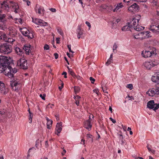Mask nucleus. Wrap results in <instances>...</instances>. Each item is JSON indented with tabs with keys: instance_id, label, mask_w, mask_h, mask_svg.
<instances>
[{
	"instance_id": "obj_64",
	"label": "nucleus",
	"mask_w": 159,
	"mask_h": 159,
	"mask_svg": "<svg viewBox=\"0 0 159 159\" xmlns=\"http://www.w3.org/2000/svg\"><path fill=\"white\" fill-rule=\"evenodd\" d=\"M135 159H143V158L142 157H135Z\"/></svg>"
},
{
	"instance_id": "obj_51",
	"label": "nucleus",
	"mask_w": 159,
	"mask_h": 159,
	"mask_svg": "<svg viewBox=\"0 0 159 159\" xmlns=\"http://www.w3.org/2000/svg\"><path fill=\"white\" fill-rule=\"evenodd\" d=\"M62 75H64V77L65 78H67V76H66L67 73L66 72L64 71L62 74Z\"/></svg>"
},
{
	"instance_id": "obj_62",
	"label": "nucleus",
	"mask_w": 159,
	"mask_h": 159,
	"mask_svg": "<svg viewBox=\"0 0 159 159\" xmlns=\"http://www.w3.org/2000/svg\"><path fill=\"white\" fill-rule=\"evenodd\" d=\"M122 127L124 130L125 131L127 129L126 127V126H123V125H122Z\"/></svg>"
},
{
	"instance_id": "obj_10",
	"label": "nucleus",
	"mask_w": 159,
	"mask_h": 159,
	"mask_svg": "<svg viewBox=\"0 0 159 159\" xmlns=\"http://www.w3.org/2000/svg\"><path fill=\"white\" fill-rule=\"evenodd\" d=\"M157 64L156 62L152 60H150L149 61H146L143 63V65L147 69L151 70L152 68Z\"/></svg>"
},
{
	"instance_id": "obj_5",
	"label": "nucleus",
	"mask_w": 159,
	"mask_h": 159,
	"mask_svg": "<svg viewBox=\"0 0 159 159\" xmlns=\"http://www.w3.org/2000/svg\"><path fill=\"white\" fill-rule=\"evenodd\" d=\"M11 46L7 43H4L0 46V52L5 54H8L11 52Z\"/></svg>"
},
{
	"instance_id": "obj_18",
	"label": "nucleus",
	"mask_w": 159,
	"mask_h": 159,
	"mask_svg": "<svg viewBox=\"0 0 159 159\" xmlns=\"http://www.w3.org/2000/svg\"><path fill=\"white\" fill-rule=\"evenodd\" d=\"M91 120L92 119L90 117H89V119L85 121L84 123V127L88 129L89 130H90L91 129L92 126V125L91 124Z\"/></svg>"
},
{
	"instance_id": "obj_9",
	"label": "nucleus",
	"mask_w": 159,
	"mask_h": 159,
	"mask_svg": "<svg viewBox=\"0 0 159 159\" xmlns=\"http://www.w3.org/2000/svg\"><path fill=\"white\" fill-rule=\"evenodd\" d=\"M7 16L6 14H3L0 15V21L3 23V24H0V30H4L6 28L5 23L7 20V19L6 18Z\"/></svg>"
},
{
	"instance_id": "obj_8",
	"label": "nucleus",
	"mask_w": 159,
	"mask_h": 159,
	"mask_svg": "<svg viewBox=\"0 0 159 159\" xmlns=\"http://www.w3.org/2000/svg\"><path fill=\"white\" fill-rule=\"evenodd\" d=\"M17 66L20 69H27L28 67L27 60L22 58L20 59L17 61Z\"/></svg>"
},
{
	"instance_id": "obj_23",
	"label": "nucleus",
	"mask_w": 159,
	"mask_h": 159,
	"mask_svg": "<svg viewBox=\"0 0 159 159\" xmlns=\"http://www.w3.org/2000/svg\"><path fill=\"white\" fill-rule=\"evenodd\" d=\"M152 5L156 9H157L159 7V5L158 3V0H150Z\"/></svg>"
},
{
	"instance_id": "obj_32",
	"label": "nucleus",
	"mask_w": 159,
	"mask_h": 159,
	"mask_svg": "<svg viewBox=\"0 0 159 159\" xmlns=\"http://www.w3.org/2000/svg\"><path fill=\"white\" fill-rule=\"evenodd\" d=\"M74 90L75 93L77 94L80 92V87L78 86H75Z\"/></svg>"
},
{
	"instance_id": "obj_25",
	"label": "nucleus",
	"mask_w": 159,
	"mask_h": 159,
	"mask_svg": "<svg viewBox=\"0 0 159 159\" xmlns=\"http://www.w3.org/2000/svg\"><path fill=\"white\" fill-rule=\"evenodd\" d=\"M131 27V26H130V23H128L126 25L123 26L122 27V30L124 31L129 30H130Z\"/></svg>"
},
{
	"instance_id": "obj_1",
	"label": "nucleus",
	"mask_w": 159,
	"mask_h": 159,
	"mask_svg": "<svg viewBox=\"0 0 159 159\" xmlns=\"http://www.w3.org/2000/svg\"><path fill=\"white\" fill-rule=\"evenodd\" d=\"M0 60V73L3 72L5 75L9 78L14 77V74L16 73L17 70L15 68H12L8 66L9 61L7 57L1 56Z\"/></svg>"
},
{
	"instance_id": "obj_52",
	"label": "nucleus",
	"mask_w": 159,
	"mask_h": 159,
	"mask_svg": "<svg viewBox=\"0 0 159 159\" xmlns=\"http://www.w3.org/2000/svg\"><path fill=\"white\" fill-rule=\"evenodd\" d=\"M93 91L94 93H96L97 94H98L99 93V90L98 89H95L93 90Z\"/></svg>"
},
{
	"instance_id": "obj_15",
	"label": "nucleus",
	"mask_w": 159,
	"mask_h": 159,
	"mask_svg": "<svg viewBox=\"0 0 159 159\" xmlns=\"http://www.w3.org/2000/svg\"><path fill=\"white\" fill-rule=\"evenodd\" d=\"M0 9H2V12L3 10L5 12L9 11V7L8 3L7 2L4 1L1 3Z\"/></svg>"
},
{
	"instance_id": "obj_22",
	"label": "nucleus",
	"mask_w": 159,
	"mask_h": 159,
	"mask_svg": "<svg viewBox=\"0 0 159 159\" xmlns=\"http://www.w3.org/2000/svg\"><path fill=\"white\" fill-rule=\"evenodd\" d=\"M21 32L23 35L28 37V38H32V37H31L29 35L30 34L29 31L26 28L22 29Z\"/></svg>"
},
{
	"instance_id": "obj_29",
	"label": "nucleus",
	"mask_w": 159,
	"mask_h": 159,
	"mask_svg": "<svg viewBox=\"0 0 159 159\" xmlns=\"http://www.w3.org/2000/svg\"><path fill=\"white\" fill-rule=\"evenodd\" d=\"M120 21V20L115 18L111 21V23L112 25H114V24H116V23H117Z\"/></svg>"
},
{
	"instance_id": "obj_36",
	"label": "nucleus",
	"mask_w": 159,
	"mask_h": 159,
	"mask_svg": "<svg viewBox=\"0 0 159 159\" xmlns=\"http://www.w3.org/2000/svg\"><path fill=\"white\" fill-rule=\"evenodd\" d=\"M131 6L133 7V8L134 9V10H135V11L138 10L139 7L138 6L136 3H134Z\"/></svg>"
},
{
	"instance_id": "obj_14",
	"label": "nucleus",
	"mask_w": 159,
	"mask_h": 159,
	"mask_svg": "<svg viewBox=\"0 0 159 159\" xmlns=\"http://www.w3.org/2000/svg\"><path fill=\"white\" fill-rule=\"evenodd\" d=\"M19 80L17 79L16 80L14 78L12 80V82L11 84V87L13 90L15 91L17 89H18V85L20 84Z\"/></svg>"
},
{
	"instance_id": "obj_28",
	"label": "nucleus",
	"mask_w": 159,
	"mask_h": 159,
	"mask_svg": "<svg viewBox=\"0 0 159 159\" xmlns=\"http://www.w3.org/2000/svg\"><path fill=\"white\" fill-rule=\"evenodd\" d=\"M7 37L6 34L2 33V35H1V37L0 38V39L2 40L5 41L7 39Z\"/></svg>"
},
{
	"instance_id": "obj_48",
	"label": "nucleus",
	"mask_w": 159,
	"mask_h": 159,
	"mask_svg": "<svg viewBox=\"0 0 159 159\" xmlns=\"http://www.w3.org/2000/svg\"><path fill=\"white\" fill-rule=\"evenodd\" d=\"M67 47L69 49V51L70 52H71L72 53H74V52H73L71 50V45H67Z\"/></svg>"
},
{
	"instance_id": "obj_34",
	"label": "nucleus",
	"mask_w": 159,
	"mask_h": 159,
	"mask_svg": "<svg viewBox=\"0 0 159 159\" xmlns=\"http://www.w3.org/2000/svg\"><path fill=\"white\" fill-rule=\"evenodd\" d=\"M34 148H30L28 150L29 154H28L27 156V159H29V157L32 155V153L31 154H30V153L31 152L32 150H34Z\"/></svg>"
},
{
	"instance_id": "obj_31",
	"label": "nucleus",
	"mask_w": 159,
	"mask_h": 159,
	"mask_svg": "<svg viewBox=\"0 0 159 159\" xmlns=\"http://www.w3.org/2000/svg\"><path fill=\"white\" fill-rule=\"evenodd\" d=\"M30 115L29 116V122L31 123L32 122V119L33 116V114L32 112H30L29 113Z\"/></svg>"
},
{
	"instance_id": "obj_46",
	"label": "nucleus",
	"mask_w": 159,
	"mask_h": 159,
	"mask_svg": "<svg viewBox=\"0 0 159 159\" xmlns=\"http://www.w3.org/2000/svg\"><path fill=\"white\" fill-rule=\"evenodd\" d=\"M44 50H47L49 49V46L48 45L46 44L44 47Z\"/></svg>"
},
{
	"instance_id": "obj_4",
	"label": "nucleus",
	"mask_w": 159,
	"mask_h": 159,
	"mask_svg": "<svg viewBox=\"0 0 159 159\" xmlns=\"http://www.w3.org/2000/svg\"><path fill=\"white\" fill-rule=\"evenodd\" d=\"M146 93L150 96L158 97L159 95V85H156L152 88L149 89Z\"/></svg>"
},
{
	"instance_id": "obj_2",
	"label": "nucleus",
	"mask_w": 159,
	"mask_h": 159,
	"mask_svg": "<svg viewBox=\"0 0 159 159\" xmlns=\"http://www.w3.org/2000/svg\"><path fill=\"white\" fill-rule=\"evenodd\" d=\"M30 45L29 44H25L23 47L20 48V47H16L15 48V52L16 53L20 56H24V51L27 55H29L31 52Z\"/></svg>"
},
{
	"instance_id": "obj_30",
	"label": "nucleus",
	"mask_w": 159,
	"mask_h": 159,
	"mask_svg": "<svg viewBox=\"0 0 159 159\" xmlns=\"http://www.w3.org/2000/svg\"><path fill=\"white\" fill-rule=\"evenodd\" d=\"M70 74L74 78H75L76 77V75L75 74L74 72L72 69H69V72Z\"/></svg>"
},
{
	"instance_id": "obj_20",
	"label": "nucleus",
	"mask_w": 159,
	"mask_h": 159,
	"mask_svg": "<svg viewBox=\"0 0 159 159\" xmlns=\"http://www.w3.org/2000/svg\"><path fill=\"white\" fill-rule=\"evenodd\" d=\"M62 123H57L56 127L55 128V133L58 135V134H59L61 131L62 129Z\"/></svg>"
},
{
	"instance_id": "obj_41",
	"label": "nucleus",
	"mask_w": 159,
	"mask_h": 159,
	"mask_svg": "<svg viewBox=\"0 0 159 159\" xmlns=\"http://www.w3.org/2000/svg\"><path fill=\"white\" fill-rule=\"evenodd\" d=\"M128 10L129 11H131V12H134L135 11V10H134V9L133 8V7L131 6L130 7L128 8Z\"/></svg>"
},
{
	"instance_id": "obj_6",
	"label": "nucleus",
	"mask_w": 159,
	"mask_h": 159,
	"mask_svg": "<svg viewBox=\"0 0 159 159\" xmlns=\"http://www.w3.org/2000/svg\"><path fill=\"white\" fill-rule=\"evenodd\" d=\"M149 29L155 34H159V24L157 23V20L152 21Z\"/></svg>"
},
{
	"instance_id": "obj_3",
	"label": "nucleus",
	"mask_w": 159,
	"mask_h": 159,
	"mask_svg": "<svg viewBox=\"0 0 159 159\" xmlns=\"http://www.w3.org/2000/svg\"><path fill=\"white\" fill-rule=\"evenodd\" d=\"M140 16H139L138 17L134 18L130 24L131 28H134V29L137 31H140L144 29V27H143L139 25V21L140 19Z\"/></svg>"
},
{
	"instance_id": "obj_43",
	"label": "nucleus",
	"mask_w": 159,
	"mask_h": 159,
	"mask_svg": "<svg viewBox=\"0 0 159 159\" xmlns=\"http://www.w3.org/2000/svg\"><path fill=\"white\" fill-rule=\"evenodd\" d=\"M120 9L119 7L117 6L114 9H113V12H117Z\"/></svg>"
},
{
	"instance_id": "obj_42",
	"label": "nucleus",
	"mask_w": 159,
	"mask_h": 159,
	"mask_svg": "<svg viewBox=\"0 0 159 159\" xmlns=\"http://www.w3.org/2000/svg\"><path fill=\"white\" fill-rule=\"evenodd\" d=\"M134 38L135 39H140V34H139V33L138 34L134 35Z\"/></svg>"
},
{
	"instance_id": "obj_21",
	"label": "nucleus",
	"mask_w": 159,
	"mask_h": 159,
	"mask_svg": "<svg viewBox=\"0 0 159 159\" xmlns=\"http://www.w3.org/2000/svg\"><path fill=\"white\" fill-rule=\"evenodd\" d=\"M35 11L36 13H38L40 15H43V14L44 10L43 7H38L37 5H36V7L35 8Z\"/></svg>"
},
{
	"instance_id": "obj_16",
	"label": "nucleus",
	"mask_w": 159,
	"mask_h": 159,
	"mask_svg": "<svg viewBox=\"0 0 159 159\" xmlns=\"http://www.w3.org/2000/svg\"><path fill=\"white\" fill-rule=\"evenodd\" d=\"M0 90L2 93L6 94L8 92V89L5 87L4 84L0 81Z\"/></svg>"
},
{
	"instance_id": "obj_45",
	"label": "nucleus",
	"mask_w": 159,
	"mask_h": 159,
	"mask_svg": "<svg viewBox=\"0 0 159 159\" xmlns=\"http://www.w3.org/2000/svg\"><path fill=\"white\" fill-rule=\"evenodd\" d=\"M40 97L42 98V99L45 100V99L46 95L45 94H40Z\"/></svg>"
},
{
	"instance_id": "obj_53",
	"label": "nucleus",
	"mask_w": 159,
	"mask_h": 159,
	"mask_svg": "<svg viewBox=\"0 0 159 159\" xmlns=\"http://www.w3.org/2000/svg\"><path fill=\"white\" fill-rule=\"evenodd\" d=\"M117 48V46L116 44V43H115L113 46V50H116Z\"/></svg>"
},
{
	"instance_id": "obj_27",
	"label": "nucleus",
	"mask_w": 159,
	"mask_h": 159,
	"mask_svg": "<svg viewBox=\"0 0 159 159\" xmlns=\"http://www.w3.org/2000/svg\"><path fill=\"white\" fill-rule=\"evenodd\" d=\"M7 40H6L5 42L10 43L12 44L13 42L15 41V39L9 38H8L7 37Z\"/></svg>"
},
{
	"instance_id": "obj_58",
	"label": "nucleus",
	"mask_w": 159,
	"mask_h": 159,
	"mask_svg": "<svg viewBox=\"0 0 159 159\" xmlns=\"http://www.w3.org/2000/svg\"><path fill=\"white\" fill-rule=\"evenodd\" d=\"M75 103L77 105L79 106L80 104L79 100H75Z\"/></svg>"
},
{
	"instance_id": "obj_33",
	"label": "nucleus",
	"mask_w": 159,
	"mask_h": 159,
	"mask_svg": "<svg viewBox=\"0 0 159 159\" xmlns=\"http://www.w3.org/2000/svg\"><path fill=\"white\" fill-rule=\"evenodd\" d=\"M87 139L89 140V141H90L91 142H93V139L92 138V135L89 134H87Z\"/></svg>"
},
{
	"instance_id": "obj_57",
	"label": "nucleus",
	"mask_w": 159,
	"mask_h": 159,
	"mask_svg": "<svg viewBox=\"0 0 159 159\" xmlns=\"http://www.w3.org/2000/svg\"><path fill=\"white\" fill-rule=\"evenodd\" d=\"M54 55L55 57V58L56 59H57V58H58V55L57 53H55L54 54Z\"/></svg>"
},
{
	"instance_id": "obj_11",
	"label": "nucleus",
	"mask_w": 159,
	"mask_h": 159,
	"mask_svg": "<svg viewBox=\"0 0 159 159\" xmlns=\"http://www.w3.org/2000/svg\"><path fill=\"white\" fill-rule=\"evenodd\" d=\"M147 107L155 111L159 108V104H155L154 100H150L148 102Z\"/></svg>"
},
{
	"instance_id": "obj_37",
	"label": "nucleus",
	"mask_w": 159,
	"mask_h": 159,
	"mask_svg": "<svg viewBox=\"0 0 159 159\" xmlns=\"http://www.w3.org/2000/svg\"><path fill=\"white\" fill-rule=\"evenodd\" d=\"M57 29L58 32L59 33L60 35H62L63 34V33L62 31V30L59 27H57Z\"/></svg>"
},
{
	"instance_id": "obj_19",
	"label": "nucleus",
	"mask_w": 159,
	"mask_h": 159,
	"mask_svg": "<svg viewBox=\"0 0 159 159\" xmlns=\"http://www.w3.org/2000/svg\"><path fill=\"white\" fill-rule=\"evenodd\" d=\"M150 34V32L148 31L139 33V34L140 35L141 39L148 38L151 37Z\"/></svg>"
},
{
	"instance_id": "obj_61",
	"label": "nucleus",
	"mask_w": 159,
	"mask_h": 159,
	"mask_svg": "<svg viewBox=\"0 0 159 159\" xmlns=\"http://www.w3.org/2000/svg\"><path fill=\"white\" fill-rule=\"evenodd\" d=\"M45 145L46 147V148H48V141H46L45 142Z\"/></svg>"
},
{
	"instance_id": "obj_50",
	"label": "nucleus",
	"mask_w": 159,
	"mask_h": 159,
	"mask_svg": "<svg viewBox=\"0 0 159 159\" xmlns=\"http://www.w3.org/2000/svg\"><path fill=\"white\" fill-rule=\"evenodd\" d=\"M52 121L51 120H49L47 122V125H52Z\"/></svg>"
},
{
	"instance_id": "obj_44",
	"label": "nucleus",
	"mask_w": 159,
	"mask_h": 159,
	"mask_svg": "<svg viewBox=\"0 0 159 159\" xmlns=\"http://www.w3.org/2000/svg\"><path fill=\"white\" fill-rule=\"evenodd\" d=\"M119 138L121 141H122L123 140L124 138L123 135L122 134H120L119 135Z\"/></svg>"
},
{
	"instance_id": "obj_63",
	"label": "nucleus",
	"mask_w": 159,
	"mask_h": 159,
	"mask_svg": "<svg viewBox=\"0 0 159 159\" xmlns=\"http://www.w3.org/2000/svg\"><path fill=\"white\" fill-rule=\"evenodd\" d=\"M75 78H76L78 80H80L81 77L79 76H77L76 75V77H75Z\"/></svg>"
},
{
	"instance_id": "obj_35",
	"label": "nucleus",
	"mask_w": 159,
	"mask_h": 159,
	"mask_svg": "<svg viewBox=\"0 0 159 159\" xmlns=\"http://www.w3.org/2000/svg\"><path fill=\"white\" fill-rule=\"evenodd\" d=\"M147 148L148 149V150L149 152H151V153L154 154L155 152V150L151 149L149 147V145L148 144L147 145Z\"/></svg>"
},
{
	"instance_id": "obj_17",
	"label": "nucleus",
	"mask_w": 159,
	"mask_h": 159,
	"mask_svg": "<svg viewBox=\"0 0 159 159\" xmlns=\"http://www.w3.org/2000/svg\"><path fill=\"white\" fill-rule=\"evenodd\" d=\"M151 80L153 82L157 83V85L159 84V71L155 73L152 76Z\"/></svg>"
},
{
	"instance_id": "obj_38",
	"label": "nucleus",
	"mask_w": 159,
	"mask_h": 159,
	"mask_svg": "<svg viewBox=\"0 0 159 159\" xmlns=\"http://www.w3.org/2000/svg\"><path fill=\"white\" fill-rule=\"evenodd\" d=\"M112 59H111L109 58L106 62L105 65L107 66H108L110 64L111 62H112Z\"/></svg>"
},
{
	"instance_id": "obj_13",
	"label": "nucleus",
	"mask_w": 159,
	"mask_h": 159,
	"mask_svg": "<svg viewBox=\"0 0 159 159\" xmlns=\"http://www.w3.org/2000/svg\"><path fill=\"white\" fill-rule=\"evenodd\" d=\"M11 7H12V11L14 12L15 13H18L20 12V9L17 3H16L12 1L10 2Z\"/></svg>"
},
{
	"instance_id": "obj_59",
	"label": "nucleus",
	"mask_w": 159,
	"mask_h": 159,
	"mask_svg": "<svg viewBox=\"0 0 159 159\" xmlns=\"http://www.w3.org/2000/svg\"><path fill=\"white\" fill-rule=\"evenodd\" d=\"M50 11H52V12H56V10L55 9L51 8L50 9Z\"/></svg>"
},
{
	"instance_id": "obj_24",
	"label": "nucleus",
	"mask_w": 159,
	"mask_h": 159,
	"mask_svg": "<svg viewBox=\"0 0 159 159\" xmlns=\"http://www.w3.org/2000/svg\"><path fill=\"white\" fill-rule=\"evenodd\" d=\"M102 7L104 9H107L109 12H111L112 11L113 12L114 7L112 5H110L107 6H102Z\"/></svg>"
},
{
	"instance_id": "obj_39",
	"label": "nucleus",
	"mask_w": 159,
	"mask_h": 159,
	"mask_svg": "<svg viewBox=\"0 0 159 159\" xmlns=\"http://www.w3.org/2000/svg\"><path fill=\"white\" fill-rule=\"evenodd\" d=\"M123 1L124 2H126L128 5H129L130 4L132 3V0H124Z\"/></svg>"
},
{
	"instance_id": "obj_12",
	"label": "nucleus",
	"mask_w": 159,
	"mask_h": 159,
	"mask_svg": "<svg viewBox=\"0 0 159 159\" xmlns=\"http://www.w3.org/2000/svg\"><path fill=\"white\" fill-rule=\"evenodd\" d=\"M33 22L37 25H40L41 26H46L48 25V23L45 22L43 20L37 19L32 18Z\"/></svg>"
},
{
	"instance_id": "obj_55",
	"label": "nucleus",
	"mask_w": 159,
	"mask_h": 159,
	"mask_svg": "<svg viewBox=\"0 0 159 159\" xmlns=\"http://www.w3.org/2000/svg\"><path fill=\"white\" fill-rule=\"evenodd\" d=\"M117 6H118L119 8L120 9L123 7V5L122 3H120L117 5Z\"/></svg>"
},
{
	"instance_id": "obj_54",
	"label": "nucleus",
	"mask_w": 159,
	"mask_h": 159,
	"mask_svg": "<svg viewBox=\"0 0 159 159\" xmlns=\"http://www.w3.org/2000/svg\"><path fill=\"white\" fill-rule=\"evenodd\" d=\"M85 24L87 25V26L89 27V28H90L91 27V25L89 22L88 21H86L85 22Z\"/></svg>"
},
{
	"instance_id": "obj_56",
	"label": "nucleus",
	"mask_w": 159,
	"mask_h": 159,
	"mask_svg": "<svg viewBox=\"0 0 159 159\" xmlns=\"http://www.w3.org/2000/svg\"><path fill=\"white\" fill-rule=\"evenodd\" d=\"M109 119H110V120L111 121H112V122L113 123L115 124V123H116V120H114V119H113L112 118H111V117H110V118H109Z\"/></svg>"
},
{
	"instance_id": "obj_49",
	"label": "nucleus",
	"mask_w": 159,
	"mask_h": 159,
	"mask_svg": "<svg viewBox=\"0 0 159 159\" xmlns=\"http://www.w3.org/2000/svg\"><path fill=\"white\" fill-rule=\"evenodd\" d=\"M89 80L91 81L92 83H94V82L95 81V80L92 77H90L89 78Z\"/></svg>"
},
{
	"instance_id": "obj_26",
	"label": "nucleus",
	"mask_w": 159,
	"mask_h": 159,
	"mask_svg": "<svg viewBox=\"0 0 159 159\" xmlns=\"http://www.w3.org/2000/svg\"><path fill=\"white\" fill-rule=\"evenodd\" d=\"M76 32L77 34L81 35L83 34V30L81 29V26L80 25L78 26Z\"/></svg>"
},
{
	"instance_id": "obj_60",
	"label": "nucleus",
	"mask_w": 159,
	"mask_h": 159,
	"mask_svg": "<svg viewBox=\"0 0 159 159\" xmlns=\"http://www.w3.org/2000/svg\"><path fill=\"white\" fill-rule=\"evenodd\" d=\"M66 151L65 149H64L63 151V152L61 153V154L62 156H64L65 153H66Z\"/></svg>"
},
{
	"instance_id": "obj_7",
	"label": "nucleus",
	"mask_w": 159,
	"mask_h": 159,
	"mask_svg": "<svg viewBox=\"0 0 159 159\" xmlns=\"http://www.w3.org/2000/svg\"><path fill=\"white\" fill-rule=\"evenodd\" d=\"M157 54L156 49L153 48L152 49L149 50H145L142 51V55L143 57L144 58L148 57H152L155 56Z\"/></svg>"
},
{
	"instance_id": "obj_40",
	"label": "nucleus",
	"mask_w": 159,
	"mask_h": 159,
	"mask_svg": "<svg viewBox=\"0 0 159 159\" xmlns=\"http://www.w3.org/2000/svg\"><path fill=\"white\" fill-rule=\"evenodd\" d=\"M126 87L127 88L129 89L130 90L132 89L133 88V85L131 84H127Z\"/></svg>"
},
{
	"instance_id": "obj_47",
	"label": "nucleus",
	"mask_w": 159,
	"mask_h": 159,
	"mask_svg": "<svg viewBox=\"0 0 159 159\" xmlns=\"http://www.w3.org/2000/svg\"><path fill=\"white\" fill-rule=\"evenodd\" d=\"M74 99L75 100H79L81 98L78 95H76V96H74Z\"/></svg>"
}]
</instances>
